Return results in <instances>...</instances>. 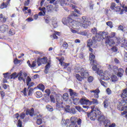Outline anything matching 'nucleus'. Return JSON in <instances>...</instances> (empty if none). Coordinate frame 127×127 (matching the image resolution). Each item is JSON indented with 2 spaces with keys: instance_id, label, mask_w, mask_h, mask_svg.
Listing matches in <instances>:
<instances>
[{
  "instance_id": "4d7b16f0",
  "label": "nucleus",
  "mask_w": 127,
  "mask_h": 127,
  "mask_svg": "<svg viewBox=\"0 0 127 127\" xmlns=\"http://www.w3.org/2000/svg\"><path fill=\"white\" fill-rule=\"evenodd\" d=\"M63 47L65 48V49H67V47H68V44L66 42H64L63 45Z\"/></svg>"
},
{
  "instance_id": "c9c22d12",
  "label": "nucleus",
  "mask_w": 127,
  "mask_h": 127,
  "mask_svg": "<svg viewBox=\"0 0 127 127\" xmlns=\"http://www.w3.org/2000/svg\"><path fill=\"white\" fill-rule=\"evenodd\" d=\"M26 81L27 86H29L30 82H31V78L29 76H27L25 81Z\"/></svg>"
},
{
  "instance_id": "a18cd8bd",
  "label": "nucleus",
  "mask_w": 127,
  "mask_h": 127,
  "mask_svg": "<svg viewBox=\"0 0 127 127\" xmlns=\"http://www.w3.org/2000/svg\"><path fill=\"white\" fill-rule=\"evenodd\" d=\"M50 37L51 38H53V39H58V37L56 35V34L51 35Z\"/></svg>"
},
{
  "instance_id": "864d4df0",
  "label": "nucleus",
  "mask_w": 127,
  "mask_h": 127,
  "mask_svg": "<svg viewBox=\"0 0 127 127\" xmlns=\"http://www.w3.org/2000/svg\"><path fill=\"white\" fill-rule=\"evenodd\" d=\"M124 42L123 43L121 42V43H122V44H123V45H124V46H125V47H127V41H126V40L124 39Z\"/></svg>"
},
{
  "instance_id": "c03bdc74",
  "label": "nucleus",
  "mask_w": 127,
  "mask_h": 127,
  "mask_svg": "<svg viewBox=\"0 0 127 127\" xmlns=\"http://www.w3.org/2000/svg\"><path fill=\"white\" fill-rule=\"evenodd\" d=\"M46 108L47 110H48L50 112H52L53 111V108L50 105H47Z\"/></svg>"
},
{
  "instance_id": "f3484780",
  "label": "nucleus",
  "mask_w": 127,
  "mask_h": 127,
  "mask_svg": "<svg viewBox=\"0 0 127 127\" xmlns=\"http://www.w3.org/2000/svg\"><path fill=\"white\" fill-rule=\"evenodd\" d=\"M8 29V26L6 24H2L0 26V30L1 32H5Z\"/></svg>"
},
{
  "instance_id": "20e7f679",
  "label": "nucleus",
  "mask_w": 127,
  "mask_h": 127,
  "mask_svg": "<svg viewBox=\"0 0 127 127\" xmlns=\"http://www.w3.org/2000/svg\"><path fill=\"white\" fill-rule=\"evenodd\" d=\"M110 7L111 9H114L116 11H121V14H123L124 11L127 12V6H125V5H123L121 7L119 6H116V3L113 2L111 3Z\"/></svg>"
},
{
  "instance_id": "b1692460",
  "label": "nucleus",
  "mask_w": 127,
  "mask_h": 127,
  "mask_svg": "<svg viewBox=\"0 0 127 127\" xmlns=\"http://www.w3.org/2000/svg\"><path fill=\"white\" fill-rule=\"evenodd\" d=\"M56 109L57 110H59L60 109H62L64 108V105H63V102H62L61 103H57L56 104Z\"/></svg>"
},
{
  "instance_id": "e433bc0d",
  "label": "nucleus",
  "mask_w": 127,
  "mask_h": 127,
  "mask_svg": "<svg viewBox=\"0 0 127 127\" xmlns=\"http://www.w3.org/2000/svg\"><path fill=\"white\" fill-rule=\"evenodd\" d=\"M73 104L74 105H78L79 104V103H80V100H79V99L78 98H74L73 99Z\"/></svg>"
},
{
  "instance_id": "8fccbe9b",
  "label": "nucleus",
  "mask_w": 127,
  "mask_h": 127,
  "mask_svg": "<svg viewBox=\"0 0 127 127\" xmlns=\"http://www.w3.org/2000/svg\"><path fill=\"white\" fill-rule=\"evenodd\" d=\"M69 113H70V114H73V115H74V114H76V110L75 108H71Z\"/></svg>"
},
{
  "instance_id": "2f4dec72",
  "label": "nucleus",
  "mask_w": 127,
  "mask_h": 127,
  "mask_svg": "<svg viewBox=\"0 0 127 127\" xmlns=\"http://www.w3.org/2000/svg\"><path fill=\"white\" fill-rule=\"evenodd\" d=\"M91 32L93 34H97L98 33V29L96 27H93L91 29Z\"/></svg>"
},
{
  "instance_id": "7ed1b4c3",
  "label": "nucleus",
  "mask_w": 127,
  "mask_h": 127,
  "mask_svg": "<svg viewBox=\"0 0 127 127\" xmlns=\"http://www.w3.org/2000/svg\"><path fill=\"white\" fill-rule=\"evenodd\" d=\"M25 77H27V73L26 72H22V70H21L18 73L14 72L10 75V79H13L14 80L18 78V80L21 82L23 81L24 83H25Z\"/></svg>"
},
{
  "instance_id": "72a5a7b5",
  "label": "nucleus",
  "mask_w": 127,
  "mask_h": 127,
  "mask_svg": "<svg viewBox=\"0 0 127 127\" xmlns=\"http://www.w3.org/2000/svg\"><path fill=\"white\" fill-rule=\"evenodd\" d=\"M122 111H124L123 113H122V115H127V106L123 107L122 109Z\"/></svg>"
},
{
  "instance_id": "49530a36",
  "label": "nucleus",
  "mask_w": 127,
  "mask_h": 127,
  "mask_svg": "<svg viewBox=\"0 0 127 127\" xmlns=\"http://www.w3.org/2000/svg\"><path fill=\"white\" fill-rule=\"evenodd\" d=\"M36 123L37 124V125H38L39 126H40V125H41V124H42V119H38L37 120Z\"/></svg>"
},
{
  "instance_id": "0eeeda50",
  "label": "nucleus",
  "mask_w": 127,
  "mask_h": 127,
  "mask_svg": "<svg viewBox=\"0 0 127 127\" xmlns=\"http://www.w3.org/2000/svg\"><path fill=\"white\" fill-rule=\"evenodd\" d=\"M75 72L76 73H79V72H80L81 75L83 77V78H87L89 77V73H88V71L85 70V69L83 68H81L80 67H75Z\"/></svg>"
},
{
  "instance_id": "39448f33",
  "label": "nucleus",
  "mask_w": 127,
  "mask_h": 127,
  "mask_svg": "<svg viewBox=\"0 0 127 127\" xmlns=\"http://www.w3.org/2000/svg\"><path fill=\"white\" fill-rule=\"evenodd\" d=\"M92 111L87 114V117L89 118L91 121H95L97 117H98V115H99L98 111H100V110H99V108H93L92 109Z\"/></svg>"
},
{
  "instance_id": "a878e982",
  "label": "nucleus",
  "mask_w": 127,
  "mask_h": 127,
  "mask_svg": "<svg viewBox=\"0 0 127 127\" xmlns=\"http://www.w3.org/2000/svg\"><path fill=\"white\" fill-rule=\"evenodd\" d=\"M78 14H81V12L77 9H75L71 13V16H78Z\"/></svg>"
},
{
  "instance_id": "9d476101",
  "label": "nucleus",
  "mask_w": 127,
  "mask_h": 127,
  "mask_svg": "<svg viewBox=\"0 0 127 127\" xmlns=\"http://www.w3.org/2000/svg\"><path fill=\"white\" fill-rule=\"evenodd\" d=\"M97 112L98 113V115H97V117L98 121V122H100L101 125H103V122H104L106 117L102 114V112H101L100 110H97Z\"/></svg>"
},
{
  "instance_id": "1a4fd4ad",
  "label": "nucleus",
  "mask_w": 127,
  "mask_h": 127,
  "mask_svg": "<svg viewBox=\"0 0 127 127\" xmlns=\"http://www.w3.org/2000/svg\"><path fill=\"white\" fill-rule=\"evenodd\" d=\"M113 71L115 72V74L117 73L118 77H123V75H124V69H123V68H118L117 66H114Z\"/></svg>"
},
{
  "instance_id": "de8ad7c7",
  "label": "nucleus",
  "mask_w": 127,
  "mask_h": 127,
  "mask_svg": "<svg viewBox=\"0 0 127 127\" xmlns=\"http://www.w3.org/2000/svg\"><path fill=\"white\" fill-rule=\"evenodd\" d=\"M9 33L10 35H14V34H15V31H14L13 29H11L9 31Z\"/></svg>"
},
{
  "instance_id": "052dcab7",
  "label": "nucleus",
  "mask_w": 127,
  "mask_h": 127,
  "mask_svg": "<svg viewBox=\"0 0 127 127\" xmlns=\"http://www.w3.org/2000/svg\"><path fill=\"white\" fill-rule=\"evenodd\" d=\"M106 92L108 95H111V94H112V90H111V89H110L109 88H107Z\"/></svg>"
},
{
  "instance_id": "79ce46f5",
  "label": "nucleus",
  "mask_w": 127,
  "mask_h": 127,
  "mask_svg": "<svg viewBox=\"0 0 127 127\" xmlns=\"http://www.w3.org/2000/svg\"><path fill=\"white\" fill-rule=\"evenodd\" d=\"M61 124L63 126V127H67V125L66 124V120L63 119L61 122Z\"/></svg>"
},
{
  "instance_id": "c756f323",
  "label": "nucleus",
  "mask_w": 127,
  "mask_h": 127,
  "mask_svg": "<svg viewBox=\"0 0 127 127\" xmlns=\"http://www.w3.org/2000/svg\"><path fill=\"white\" fill-rule=\"evenodd\" d=\"M109 105H110V102L108 101V100L105 99L103 102V106L104 109L108 108V107H109Z\"/></svg>"
},
{
  "instance_id": "ea45409f",
  "label": "nucleus",
  "mask_w": 127,
  "mask_h": 127,
  "mask_svg": "<svg viewBox=\"0 0 127 127\" xmlns=\"http://www.w3.org/2000/svg\"><path fill=\"white\" fill-rule=\"evenodd\" d=\"M37 98H41L42 97V93L40 91H37L36 92Z\"/></svg>"
},
{
  "instance_id": "a19ab883",
  "label": "nucleus",
  "mask_w": 127,
  "mask_h": 127,
  "mask_svg": "<svg viewBox=\"0 0 127 127\" xmlns=\"http://www.w3.org/2000/svg\"><path fill=\"white\" fill-rule=\"evenodd\" d=\"M39 89H40V90H42V91L43 92V91H44V89H45V87L43 84H39Z\"/></svg>"
},
{
  "instance_id": "7c9ffc66",
  "label": "nucleus",
  "mask_w": 127,
  "mask_h": 127,
  "mask_svg": "<svg viewBox=\"0 0 127 127\" xmlns=\"http://www.w3.org/2000/svg\"><path fill=\"white\" fill-rule=\"evenodd\" d=\"M63 98L64 100V101L66 102L68 101V99H69V95L67 93H64Z\"/></svg>"
},
{
  "instance_id": "2eb2a0df",
  "label": "nucleus",
  "mask_w": 127,
  "mask_h": 127,
  "mask_svg": "<svg viewBox=\"0 0 127 127\" xmlns=\"http://www.w3.org/2000/svg\"><path fill=\"white\" fill-rule=\"evenodd\" d=\"M105 43L109 46H113L115 44V41H114V40L111 39V38L107 37L105 40Z\"/></svg>"
},
{
  "instance_id": "4468645a",
  "label": "nucleus",
  "mask_w": 127,
  "mask_h": 127,
  "mask_svg": "<svg viewBox=\"0 0 127 127\" xmlns=\"http://www.w3.org/2000/svg\"><path fill=\"white\" fill-rule=\"evenodd\" d=\"M79 103L81 105H86L87 106H90L91 102L90 100L86 99V98H82L79 100Z\"/></svg>"
},
{
  "instance_id": "393cba45",
  "label": "nucleus",
  "mask_w": 127,
  "mask_h": 127,
  "mask_svg": "<svg viewBox=\"0 0 127 127\" xmlns=\"http://www.w3.org/2000/svg\"><path fill=\"white\" fill-rule=\"evenodd\" d=\"M121 96L123 99H127V88L123 90Z\"/></svg>"
},
{
  "instance_id": "412c9836",
  "label": "nucleus",
  "mask_w": 127,
  "mask_h": 127,
  "mask_svg": "<svg viewBox=\"0 0 127 127\" xmlns=\"http://www.w3.org/2000/svg\"><path fill=\"white\" fill-rule=\"evenodd\" d=\"M37 61H33L32 63V64H30V61H28L27 62V64L30 67V68H34V67H36V63Z\"/></svg>"
},
{
  "instance_id": "bf43d9fd",
  "label": "nucleus",
  "mask_w": 127,
  "mask_h": 127,
  "mask_svg": "<svg viewBox=\"0 0 127 127\" xmlns=\"http://www.w3.org/2000/svg\"><path fill=\"white\" fill-rule=\"evenodd\" d=\"M52 25L54 28H56L57 27V23L56 22H53Z\"/></svg>"
},
{
  "instance_id": "680f3d73",
  "label": "nucleus",
  "mask_w": 127,
  "mask_h": 127,
  "mask_svg": "<svg viewBox=\"0 0 127 127\" xmlns=\"http://www.w3.org/2000/svg\"><path fill=\"white\" fill-rule=\"evenodd\" d=\"M93 80H94V78H93L92 76H90L88 77V81L89 83L93 82Z\"/></svg>"
},
{
  "instance_id": "473e14b6",
  "label": "nucleus",
  "mask_w": 127,
  "mask_h": 127,
  "mask_svg": "<svg viewBox=\"0 0 127 127\" xmlns=\"http://www.w3.org/2000/svg\"><path fill=\"white\" fill-rule=\"evenodd\" d=\"M60 64L64 67V69H66L69 66V64L65 63L63 61Z\"/></svg>"
},
{
  "instance_id": "6ab92c4d",
  "label": "nucleus",
  "mask_w": 127,
  "mask_h": 127,
  "mask_svg": "<svg viewBox=\"0 0 127 127\" xmlns=\"http://www.w3.org/2000/svg\"><path fill=\"white\" fill-rule=\"evenodd\" d=\"M26 115H27V116L30 115L31 117H33V116H34V109L33 108H32L30 110H27L26 112Z\"/></svg>"
},
{
  "instance_id": "338daca9",
  "label": "nucleus",
  "mask_w": 127,
  "mask_h": 127,
  "mask_svg": "<svg viewBox=\"0 0 127 127\" xmlns=\"http://www.w3.org/2000/svg\"><path fill=\"white\" fill-rule=\"evenodd\" d=\"M45 93H46V94H47L48 96H50V90L47 89L45 90Z\"/></svg>"
},
{
  "instance_id": "0e129e2a",
  "label": "nucleus",
  "mask_w": 127,
  "mask_h": 127,
  "mask_svg": "<svg viewBox=\"0 0 127 127\" xmlns=\"http://www.w3.org/2000/svg\"><path fill=\"white\" fill-rule=\"evenodd\" d=\"M27 90V89L26 88H24V90H23V91H22V93H23L24 95V96H27V93H26V90Z\"/></svg>"
},
{
  "instance_id": "ddd939ff",
  "label": "nucleus",
  "mask_w": 127,
  "mask_h": 127,
  "mask_svg": "<svg viewBox=\"0 0 127 127\" xmlns=\"http://www.w3.org/2000/svg\"><path fill=\"white\" fill-rule=\"evenodd\" d=\"M89 60L90 61V64L91 65H93V67H94V65H96L97 68L99 67V66H98V64H97V62L95 61V55H94V54H90Z\"/></svg>"
},
{
  "instance_id": "bb28decb",
  "label": "nucleus",
  "mask_w": 127,
  "mask_h": 127,
  "mask_svg": "<svg viewBox=\"0 0 127 127\" xmlns=\"http://www.w3.org/2000/svg\"><path fill=\"white\" fill-rule=\"evenodd\" d=\"M126 104L127 105V99L126 100H121L119 102V106H120V107H124V106H126Z\"/></svg>"
},
{
  "instance_id": "603ef678",
  "label": "nucleus",
  "mask_w": 127,
  "mask_h": 127,
  "mask_svg": "<svg viewBox=\"0 0 127 127\" xmlns=\"http://www.w3.org/2000/svg\"><path fill=\"white\" fill-rule=\"evenodd\" d=\"M29 2H30V0H26L24 3V5L25 6H28V4H29Z\"/></svg>"
},
{
  "instance_id": "3c124183",
  "label": "nucleus",
  "mask_w": 127,
  "mask_h": 127,
  "mask_svg": "<svg viewBox=\"0 0 127 127\" xmlns=\"http://www.w3.org/2000/svg\"><path fill=\"white\" fill-rule=\"evenodd\" d=\"M39 9L43 12L44 14H45V12H46V8L45 7H43V8L40 7Z\"/></svg>"
},
{
  "instance_id": "9b49d317",
  "label": "nucleus",
  "mask_w": 127,
  "mask_h": 127,
  "mask_svg": "<svg viewBox=\"0 0 127 127\" xmlns=\"http://www.w3.org/2000/svg\"><path fill=\"white\" fill-rule=\"evenodd\" d=\"M37 63L38 64V66H40L41 64H46V63H47V58H38L37 60Z\"/></svg>"
},
{
  "instance_id": "69168bd1",
  "label": "nucleus",
  "mask_w": 127,
  "mask_h": 127,
  "mask_svg": "<svg viewBox=\"0 0 127 127\" xmlns=\"http://www.w3.org/2000/svg\"><path fill=\"white\" fill-rule=\"evenodd\" d=\"M0 20L2 22H5V21H6V19L5 18V17H2V18H1L0 19Z\"/></svg>"
},
{
  "instance_id": "f704fd0d",
  "label": "nucleus",
  "mask_w": 127,
  "mask_h": 127,
  "mask_svg": "<svg viewBox=\"0 0 127 127\" xmlns=\"http://www.w3.org/2000/svg\"><path fill=\"white\" fill-rule=\"evenodd\" d=\"M112 82H117L118 81V77L117 75H113L111 77Z\"/></svg>"
},
{
  "instance_id": "5fc2aeb1",
  "label": "nucleus",
  "mask_w": 127,
  "mask_h": 127,
  "mask_svg": "<svg viewBox=\"0 0 127 127\" xmlns=\"http://www.w3.org/2000/svg\"><path fill=\"white\" fill-rule=\"evenodd\" d=\"M100 82L102 86L104 87H107V83L105 82L103 80H100Z\"/></svg>"
},
{
  "instance_id": "e2e57ef3",
  "label": "nucleus",
  "mask_w": 127,
  "mask_h": 127,
  "mask_svg": "<svg viewBox=\"0 0 127 127\" xmlns=\"http://www.w3.org/2000/svg\"><path fill=\"white\" fill-rule=\"evenodd\" d=\"M115 36H116V33H112L111 36H108V37H109V38H113V37H115Z\"/></svg>"
},
{
  "instance_id": "6e6d98bb",
  "label": "nucleus",
  "mask_w": 127,
  "mask_h": 127,
  "mask_svg": "<svg viewBox=\"0 0 127 127\" xmlns=\"http://www.w3.org/2000/svg\"><path fill=\"white\" fill-rule=\"evenodd\" d=\"M56 59L57 60H59V61L60 62V64L62 63V62H63L64 60V58H62L61 59H59V58L57 57Z\"/></svg>"
},
{
  "instance_id": "6e6552de",
  "label": "nucleus",
  "mask_w": 127,
  "mask_h": 127,
  "mask_svg": "<svg viewBox=\"0 0 127 127\" xmlns=\"http://www.w3.org/2000/svg\"><path fill=\"white\" fill-rule=\"evenodd\" d=\"M101 41V38L98 36L93 37L92 39H89L87 41V47H91L93 44H95L97 42Z\"/></svg>"
},
{
  "instance_id": "58836bf2",
  "label": "nucleus",
  "mask_w": 127,
  "mask_h": 127,
  "mask_svg": "<svg viewBox=\"0 0 127 127\" xmlns=\"http://www.w3.org/2000/svg\"><path fill=\"white\" fill-rule=\"evenodd\" d=\"M75 77L78 81H82V80H83V77L80 76L79 74H76L75 75Z\"/></svg>"
},
{
  "instance_id": "aec40b11",
  "label": "nucleus",
  "mask_w": 127,
  "mask_h": 127,
  "mask_svg": "<svg viewBox=\"0 0 127 127\" xmlns=\"http://www.w3.org/2000/svg\"><path fill=\"white\" fill-rule=\"evenodd\" d=\"M69 92L70 96L71 97H72V98H74V97H77V96H78V93H76L72 89H69Z\"/></svg>"
},
{
  "instance_id": "423d86ee",
  "label": "nucleus",
  "mask_w": 127,
  "mask_h": 127,
  "mask_svg": "<svg viewBox=\"0 0 127 127\" xmlns=\"http://www.w3.org/2000/svg\"><path fill=\"white\" fill-rule=\"evenodd\" d=\"M60 1L62 6H64V4H65V5H70V6L72 7V8L73 9L77 7L76 5L71 4V3H73V4H77V3L73 0H60Z\"/></svg>"
},
{
  "instance_id": "774afa93",
  "label": "nucleus",
  "mask_w": 127,
  "mask_h": 127,
  "mask_svg": "<svg viewBox=\"0 0 127 127\" xmlns=\"http://www.w3.org/2000/svg\"><path fill=\"white\" fill-rule=\"evenodd\" d=\"M14 64H19V61H18V60H17V59H15L14 60Z\"/></svg>"
},
{
  "instance_id": "4be33fe9",
  "label": "nucleus",
  "mask_w": 127,
  "mask_h": 127,
  "mask_svg": "<svg viewBox=\"0 0 127 127\" xmlns=\"http://www.w3.org/2000/svg\"><path fill=\"white\" fill-rule=\"evenodd\" d=\"M53 5L50 4L47 6L46 10L47 11V12H52V11H53Z\"/></svg>"
},
{
  "instance_id": "a211bd4d",
  "label": "nucleus",
  "mask_w": 127,
  "mask_h": 127,
  "mask_svg": "<svg viewBox=\"0 0 127 127\" xmlns=\"http://www.w3.org/2000/svg\"><path fill=\"white\" fill-rule=\"evenodd\" d=\"M76 121L75 120V118L71 117L70 118V125H69V127H77V124L75 123Z\"/></svg>"
},
{
  "instance_id": "f03ea898",
  "label": "nucleus",
  "mask_w": 127,
  "mask_h": 127,
  "mask_svg": "<svg viewBox=\"0 0 127 127\" xmlns=\"http://www.w3.org/2000/svg\"><path fill=\"white\" fill-rule=\"evenodd\" d=\"M92 69L93 71H96V73H97L98 75H99L102 80H106V81L110 80L108 71H105L104 73V71L103 70H100V67H97L96 65H94L93 66H92Z\"/></svg>"
},
{
  "instance_id": "cd10ccee",
  "label": "nucleus",
  "mask_w": 127,
  "mask_h": 127,
  "mask_svg": "<svg viewBox=\"0 0 127 127\" xmlns=\"http://www.w3.org/2000/svg\"><path fill=\"white\" fill-rule=\"evenodd\" d=\"M77 34L79 35H83V36H87L88 35V30H84L77 32Z\"/></svg>"
},
{
  "instance_id": "dca6fc26",
  "label": "nucleus",
  "mask_w": 127,
  "mask_h": 127,
  "mask_svg": "<svg viewBox=\"0 0 127 127\" xmlns=\"http://www.w3.org/2000/svg\"><path fill=\"white\" fill-rule=\"evenodd\" d=\"M90 93H94V97L96 99H99V94H100V89L99 88L94 90H90Z\"/></svg>"
},
{
  "instance_id": "f257e3e1",
  "label": "nucleus",
  "mask_w": 127,
  "mask_h": 127,
  "mask_svg": "<svg viewBox=\"0 0 127 127\" xmlns=\"http://www.w3.org/2000/svg\"><path fill=\"white\" fill-rule=\"evenodd\" d=\"M82 18L83 23H79L69 17L67 18L66 20V19H64L63 20V22L64 24H65L66 25H67V26H71L72 28L74 29L77 28L78 29L79 28H78L79 27V26L83 27L84 28H87V27L89 26V22H88L86 19V17L83 16Z\"/></svg>"
},
{
  "instance_id": "4c0bfd02",
  "label": "nucleus",
  "mask_w": 127,
  "mask_h": 127,
  "mask_svg": "<svg viewBox=\"0 0 127 127\" xmlns=\"http://www.w3.org/2000/svg\"><path fill=\"white\" fill-rule=\"evenodd\" d=\"M50 101L52 103H56L55 97L53 95H51L50 96Z\"/></svg>"
},
{
  "instance_id": "5701e85b",
  "label": "nucleus",
  "mask_w": 127,
  "mask_h": 127,
  "mask_svg": "<svg viewBox=\"0 0 127 127\" xmlns=\"http://www.w3.org/2000/svg\"><path fill=\"white\" fill-rule=\"evenodd\" d=\"M50 61H49L47 64L45 66V69L44 70V72L45 73V74H47L48 73V71H49V69H50V64H51V63H50Z\"/></svg>"
},
{
  "instance_id": "09e8293b",
  "label": "nucleus",
  "mask_w": 127,
  "mask_h": 127,
  "mask_svg": "<svg viewBox=\"0 0 127 127\" xmlns=\"http://www.w3.org/2000/svg\"><path fill=\"white\" fill-rule=\"evenodd\" d=\"M108 26H110V28H113V23L111 21H108L106 23Z\"/></svg>"
},
{
  "instance_id": "37998d69",
  "label": "nucleus",
  "mask_w": 127,
  "mask_h": 127,
  "mask_svg": "<svg viewBox=\"0 0 127 127\" xmlns=\"http://www.w3.org/2000/svg\"><path fill=\"white\" fill-rule=\"evenodd\" d=\"M65 112H67V113H69L70 108V106L67 105L64 108Z\"/></svg>"
},
{
  "instance_id": "13d9d810",
  "label": "nucleus",
  "mask_w": 127,
  "mask_h": 127,
  "mask_svg": "<svg viewBox=\"0 0 127 127\" xmlns=\"http://www.w3.org/2000/svg\"><path fill=\"white\" fill-rule=\"evenodd\" d=\"M18 127H22V122L20 120L18 121Z\"/></svg>"
},
{
  "instance_id": "c85d7f7f",
  "label": "nucleus",
  "mask_w": 127,
  "mask_h": 127,
  "mask_svg": "<svg viewBox=\"0 0 127 127\" xmlns=\"http://www.w3.org/2000/svg\"><path fill=\"white\" fill-rule=\"evenodd\" d=\"M90 104H89V106L90 105H98L99 104V101L96 99H92V101H90Z\"/></svg>"
},
{
  "instance_id": "f8f14e48",
  "label": "nucleus",
  "mask_w": 127,
  "mask_h": 127,
  "mask_svg": "<svg viewBox=\"0 0 127 127\" xmlns=\"http://www.w3.org/2000/svg\"><path fill=\"white\" fill-rule=\"evenodd\" d=\"M108 34L109 33L108 32H100L99 33V36L97 37V38H100L101 39H105V41L107 40V38L109 37V36H108Z\"/></svg>"
}]
</instances>
